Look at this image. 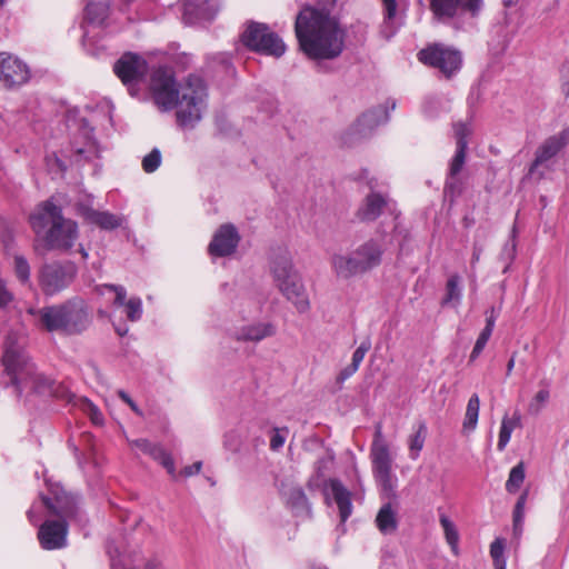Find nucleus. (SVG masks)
Instances as JSON below:
<instances>
[{
	"mask_svg": "<svg viewBox=\"0 0 569 569\" xmlns=\"http://www.w3.org/2000/svg\"><path fill=\"white\" fill-rule=\"evenodd\" d=\"M150 90L154 103L162 111L179 107L177 119L181 127L193 128L201 120L207 88L200 77L189 76L184 84L178 89L172 70L159 67L152 71Z\"/></svg>",
	"mask_w": 569,
	"mask_h": 569,
	"instance_id": "f257e3e1",
	"label": "nucleus"
},
{
	"mask_svg": "<svg viewBox=\"0 0 569 569\" xmlns=\"http://www.w3.org/2000/svg\"><path fill=\"white\" fill-rule=\"evenodd\" d=\"M295 31L300 49L313 60H331L345 48V31L326 10L303 8L297 16Z\"/></svg>",
	"mask_w": 569,
	"mask_h": 569,
	"instance_id": "f03ea898",
	"label": "nucleus"
},
{
	"mask_svg": "<svg viewBox=\"0 0 569 569\" xmlns=\"http://www.w3.org/2000/svg\"><path fill=\"white\" fill-rule=\"evenodd\" d=\"M20 340L21 336L18 333H9L1 358L4 375L9 377L14 392L17 396H22L24 392L52 395L54 381L38 371Z\"/></svg>",
	"mask_w": 569,
	"mask_h": 569,
	"instance_id": "7ed1b4c3",
	"label": "nucleus"
},
{
	"mask_svg": "<svg viewBox=\"0 0 569 569\" xmlns=\"http://www.w3.org/2000/svg\"><path fill=\"white\" fill-rule=\"evenodd\" d=\"M43 503L59 520H46L38 530L40 546L44 550H57L67 547L68 522L78 516L76 498L64 491L53 499L44 497Z\"/></svg>",
	"mask_w": 569,
	"mask_h": 569,
	"instance_id": "20e7f679",
	"label": "nucleus"
},
{
	"mask_svg": "<svg viewBox=\"0 0 569 569\" xmlns=\"http://www.w3.org/2000/svg\"><path fill=\"white\" fill-rule=\"evenodd\" d=\"M270 271L279 291L295 305L298 312L309 310L310 302L291 257L288 253L277 256L271 262Z\"/></svg>",
	"mask_w": 569,
	"mask_h": 569,
	"instance_id": "39448f33",
	"label": "nucleus"
},
{
	"mask_svg": "<svg viewBox=\"0 0 569 569\" xmlns=\"http://www.w3.org/2000/svg\"><path fill=\"white\" fill-rule=\"evenodd\" d=\"M381 256V246L375 240H369L350 254H335L331 259V266L338 277L348 279L379 266Z\"/></svg>",
	"mask_w": 569,
	"mask_h": 569,
	"instance_id": "423d86ee",
	"label": "nucleus"
},
{
	"mask_svg": "<svg viewBox=\"0 0 569 569\" xmlns=\"http://www.w3.org/2000/svg\"><path fill=\"white\" fill-rule=\"evenodd\" d=\"M107 553L111 569H164L157 557H143L139 548H132L124 537L108 542Z\"/></svg>",
	"mask_w": 569,
	"mask_h": 569,
	"instance_id": "0eeeda50",
	"label": "nucleus"
},
{
	"mask_svg": "<svg viewBox=\"0 0 569 569\" xmlns=\"http://www.w3.org/2000/svg\"><path fill=\"white\" fill-rule=\"evenodd\" d=\"M372 471L385 493L395 496L396 478L392 475V459L383 439L381 426H377L370 449Z\"/></svg>",
	"mask_w": 569,
	"mask_h": 569,
	"instance_id": "6e6552de",
	"label": "nucleus"
},
{
	"mask_svg": "<svg viewBox=\"0 0 569 569\" xmlns=\"http://www.w3.org/2000/svg\"><path fill=\"white\" fill-rule=\"evenodd\" d=\"M77 273V266L69 261L44 263L39 270V287L46 296L52 297L67 289Z\"/></svg>",
	"mask_w": 569,
	"mask_h": 569,
	"instance_id": "1a4fd4ad",
	"label": "nucleus"
},
{
	"mask_svg": "<svg viewBox=\"0 0 569 569\" xmlns=\"http://www.w3.org/2000/svg\"><path fill=\"white\" fill-rule=\"evenodd\" d=\"M241 41L249 49L273 57H281L286 51L282 39L263 23L251 22L241 36Z\"/></svg>",
	"mask_w": 569,
	"mask_h": 569,
	"instance_id": "9d476101",
	"label": "nucleus"
},
{
	"mask_svg": "<svg viewBox=\"0 0 569 569\" xmlns=\"http://www.w3.org/2000/svg\"><path fill=\"white\" fill-rule=\"evenodd\" d=\"M418 59L422 63L438 69L448 78L459 71L462 64L460 51L439 43L420 50Z\"/></svg>",
	"mask_w": 569,
	"mask_h": 569,
	"instance_id": "9b49d317",
	"label": "nucleus"
},
{
	"mask_svg": "<svg viewBox=\"0 0 569 569\" xmlns=\"http://www.w3.org/2000/svg\"><path fill=\"white\" fill-rule=\"evenodd\" d=\"M113 71L133 96L148 72V63L139 54L127 52L114 63Z\"/></svg>",
	"mask_w": 569,
	"mask_h": 569,
	"instance_id": "f8f14e48",
	"label": "nucleus"
},
{
	"mask_svg": "<svg viewBox=\"0 0 569 569\" xmlns=\"http://www.w3.org/2000/svg\"><path fill=\"white\" fill-rule=\"evenodd\" d=\"M430 9L440 20L468 16L477 18L483 9V0H430Z\"/></svg>",
	"mask_w": 569,
	"mask_h": 569,
	"instance_id": "ddd939ff",
	"label": "nucleus"
},
{
	"mask_svg": "<svg viewBox=\"0 0 569 569\" xmlns=\"http://www.w3.org/2000/svg\"><path fill=\"white\" fill-rule=\"evenodd\" d=\"M30 69L20 58L0 52V83L7 89H16L30 80Z\"/></svg>",
	"mask_w": 569,
	"mask_h": 569,
	"instance_id": "4468645a",
	"label": "nucleus"
},
{
	"mask_svg": "<svg viewBox=\"0 0 569 569\" xmlns=\"http://www.w3.org/2000/svg\"><path fill=\"white\" fill-rule=\"evenodd\" d=\"M78 239V226L70 219L62 218L49 228L46 243L49 249L68 250Z\"/></svg>",
	"mask_w": 569,
	"mask_h": 569,
	"instance_id": "2eb2a0df",
	"label": "nucleus"
},
{
	"mask_svg": "<svg viewBox=\"0 0 569 569\" xmlns=\"http://www.w3.org/2000/svg\"><path fill=\"white\" fill-rule=\"evenodd\" d=\"M220 8V0H183L182 19L187 24L211 21Z\"/></svg>",
	"mask_w": 569,
	"mask_h": 569,
	"instance_id": "dca6fc26",
	"label": "nucleus"
},
{
	"mask_svg": "<svg viewBox=\"0 0 569 569\" xmlns=\"http://www.w3.org/2000/svg\"><path fill=\"white\" fill-rule=\"evenodd\" d=\"M569 143V129L547 138L536 150L535 160L530 167V173H535L540 166H547Z\"/></svg>",
	"mask_w": 569,
	"mask_h": 569,
	"instance_id": "f3484780",
	"label": "nucleus"
},
{
	"mask_svg": "<svg viewBox=\"0 0 569 569\" xmlns=\"http://www.w3.org/2000/svg\"><path fill=\"white\" fill-rule=\"evenodd\" d=\"M89 322V315L82 300L74 299L66 302L64 335H79L88 328Z\"/></svg>",
	"mask_w": 569,
	"mask_h": 569,
	"instance_id": "a211bd4d",
	"label": "nucleus"
},
{
	"mask_svg": "<svg viewBox=\"0 0 569 569\" xmlns=\"http://www.w3.org/2000/svg\"><path fill=\"white\" fill-rule=\"evenodd\" d=\"M240 237L232 224H222L213 234L208 250L211 256L226 257L234 252Z\"/></svg>",
	"mask_w": 569,
	"mask_h": 569,
	"instance_id": "6ab92c4d",
	"label": "nucleus"
},
{
	"mask_svg": "<svg viewBox=\"0 0 569 569\" xmlns=\"http://www.w3.org/2000/svg\"><path fill=\"white\" fill-rule=\"evenodd\" d=\"M62 212L52 199L40 203L34 212L30 216V224L36 233H41L44 229L50 228L62 219Z\"/></svg>",
	"mask_w": 569,
	"mask_h": 569,
	"instance_id": "aec40b11",
	"label": "nucleus"
},
{
	"mask_svg": "<svg viewBox=\"0 0 569 569\" xmlns=\"http://www.w3.org/2000/svg\"><path fill=\"white\" fill-rule=\"evenodd\" d=\"M66 302L56 306L43 307L32 311L38 319L39 325L49 332H60L64 335V316Z\"/></svg>",
	"mask_w": 569,
	"mask_h": 569,
	"instance_id": "412c9836",
	"label": "nucleus"
},
{
	"mask_svg": "<svg viewBox=\"0 0 569 569\" xmlns=\"http://www.w3.org/2000/svg\"><path fill=\"white\" fill-rule=\"evenodd\" d=\"M277 328L272 322L258 321L242 326L234 332V339L241 342H260L273 337Z\"/></svg>",
	"mask_w": 569,
	"mask_h": 569,
	"instance_id": "4be33fe9",
	"label": "nucleus"
},
{
	"mask_svg": "<svg viewBox=\"0 0 569 569\" xmlns=\"http://www.w3.org/2000/svg\"><path fill=\"white\" fill-rule=\"evenodd\" d=\"M107 290L114 292L113 305L117 307H123L124 313L130 321H138L142 317V301L139 297L127 298V291L122 286L106 284L103 287Z\"/></svg>",
	"mask_w": 569,
	"mask_h": 569,
	"instance_id": "5701e85b",
	"label": "nucleus"
},
{
	"mask_svg": "<svg viewBox=\"0 0 569 569\" xmlns=\"http://www.w3.org/2000/svg\"><path fill=\"white\" fill-rule=\"evenodd\" d=\"M389 119V112L386 107L379 106L367 112H363L356 123L353 124V130L357 134L361 137H366L371 133V131L381 123H385Z\"/></svg>",
	"mask_w": 569,
	"mask_h": 569,
	"instance_id": "b1692460",
	"label": "nucleus"
},
{
	"mask_svg": "<svg viewBox=\"0 0 569 569\" xmlns=\"http://www.w3.org/2000/svg\"><path fill=\"white\" fill-rule=\"evenodd\" d=\"M78 212L84 220L104 230H113L122 223V218L108 211H97L87 206H79Z\"/></svg>",
	"mask_w": 569,
	"mask_h": 569,
	"instance_id": "393cba45",
	"label": "nucleus"
},
{
	"mask_svg": "<svg viewBox=\"0 0 569 569\" xmlns=\"http://www.w3.org/2000/svg\"><path fill=\"white\" fill-rule=\"evenodd\" d=\"M327 489L339 508L341 521L345 522L352 512L350 491L338 479H330Z\"/></svg>",
	"mask_w": 569,
	"mask_h": 569,
	"instance_id": "a878e982",
	"label": "nucleus"
},
{
	"mask_svg": "<svg viewBox=\"0 0 569 569\" xmlns=\"http://www.w3.org/2000/svg\"><path fill=\"white\" fill-rule=\"evenodd\" d=\"M386 206L387 200L381 194L371 193L366 198L362 207L359 208L358 216L365 221L376 220Z\"/></svg>",
	"mask_w": 569,
	"mask_h": 569,
	"instance_id": "bb28decb",
	"label": "nucleus"
},
{
	"mask_svg": "<svg viewBox=\"0 0 569 569\" xmlns=\"http://www.w3.org/2000/svg\"><path fill=\"white\" fill-rule=\"evenodd\" d=\"M110 0H89L84 18L91 24L101 26L109 16Z\"/></svg>",
	"mask_w": 569,
	"mask_h": 569,
	"instance_id": "cd10ccee",
	"label": "nucleus"
},
{
	"mask_svg": "<svg viewBox=\"0 0 569 569\" xmlns=\"http://www.w3.org/2000/svg\"><path fill=\"white\" fill-rule=\"evenodd\" d=\"M376 525L379 531L383 535L392 533L397 530L398 519L397 510L390 502L385 503L376 517Z\"/></svg>",
	"mask_w": 569,
	"mask_h": 569,
	"instance_id": "c85d7f7f",
	"label": "nucleus"
},
{
	"mask_svg": "<svg viewBox=\"0 0 569 569\" xmlns=\"http://www.w3.org/2000/svg\"><path fill=\"white\" fill-rule=\"evenodd\" d=\"M428 429L423 421L419 422L413 435L408 439L409 456L412 460H417L423 449L427 439Z\"/></svg>",
	"mask_w": 569,
	"mask_h": 569,
	"instance_id": "c756f323",
	"label": "nucleus"
},
{
	"mask_svg": "<svg viewBox=\"0 0 569 569\" xmlns=\"http://www.w3.org/2000/svg\"><path fill=\"white\" fill-rule=\"evenodd\" d=\"M519 423L520 417L518 415H515L512 418H509L508 416L502 418L497 445L499 451L505 450L510 441L513 430L519 426Z\"/></svg>",
	"mask_w": 569,
	"mask_h": 569,
	"instance_id": "7c9ffc66",
	"label": "nucleus"
},
{
	"mask_svg": "<svg viewBox=\"0 0 569 569\" xmlns=\"http://www.w3.org/2000/svg\"><path fill=\"white\" fill-rule=\"evenodd\" d=\"M460 277L458 274H452L449 277L446 284V296L442 299V306L453 305L458 306L461 301L462 292L460 288Z\"/></svg>",
	"mask_w": 569,
	"mask_h": 569,
	"instance_id": "2f4dec72",
	"label": "nucleus"
},
{
	"mask_svg": "<svg viewBox=\"0 0 569 569\" xmlns=\"http://www.w3.org/2000/svg\"><path fill=\"white\" fill-rule=\"evenodd\" d=\"M479 409H480V400L478 395H472L467 403V409L463 419V429L468 431H473L478 423L479 418Z\"/></svg>",
	"mask_w": 569,
	"mask_h": 569,
	"instance_id": "473e14b6",
	"label": "nucleus"
},
{
	"mask_svg": "<svg viewBox=\"0 0 569 569\" xmlns=\"http://www.w3.org/2000/svg\"><path fill=\"white\" fill-rule=\"evenodd\" d=\"M383 6L385 19L382 24L381 32L386 38H390L396 29H395V18L397 14V0H380Z\"/></svg>",
	"mask_w": 569,
	"mask_h": 569,
	"instance_id": "72a5a7b5",
	"label": "nucleus"
},
{
	"mask_svg": "<svg viewBox=\"0 0 569 569\" xmlns=\"http://www.w3.org/2000/svg\"><path fill=\"white\" fill-rule=\"evenodd\" d=\"M439 522L443 529L446 541L450 546L452 552L458 555L459 533L456 525L445 513L440 515Z\"/></svg>",
	"mask_w": 569,
	"mask_h": 569,
	"instance_id": "f704fd0d",
	"label": "nucleus"
},
{
	"mask_svg": "<svg viewBox=\"0 0 569 569\" xmlns=\"http://www.w3.org/2000/svg\"><path fill=\"white\" fill-rule=\"evenodd\" d=\"M525 477L526 467L525 463L520 461L510 470L508 480L506 482V490L509 493H516L523 483Z\"/></svg>",
	"mask_w": 569,
	"mask_h": 569,
	"instance_id": "c9c22d12",
	"label": "nucleus"
},
{
	"mask_svg": "<svg viewBox=\"0 0 569 569\" xmlns=\"http://www.w3.org/2000/svg\"><path fill=\"white\" fill-rule=\"evenodd\" d=\"M550 399V390L548 383H546L545 388H541L537 391V393L532 397L528 405V413L531 416H538L542 409L547 406Z\"/></svg>",
	"mask_w": 569,
	"mask_h": 569,
	"instance_id": "e433bc0d",
	"label": "nucleus"
},
{
	"mask_svg": "<svg viewBox=\"0 0 569 569\" xmlns=\"http://www.w3.org/2000/svg\"><path fill=\"white\" fill-rule=\"evenodd\" d=\"M528 497V491H525L518 499L513 510V531L516 536L522 532V525L525 518V506Z\"/></svg>",
	"mask_w": 569,
	"mask_h": 569,
	"instance_id": "4c0bfd02",
	"label": "nucleus"
},
{
	"mask_svg": "<svg viewBox=\"0 0 569 569\" xmlns=\"http://www.w3.org/2000/svg\"><path fill=\"white\" fill-rule=\"evenodd\" d=\"M152 458L157 460L168 473L172 477H177L174 461L169 452H167L162 447L158 446L157 449L152 451Z\"/></svg>",
	"mask_w": 569,
	"mask_h": 569,
	"instance_id": "58836bf2",
	"label": "nucleus"
},
{
	"mask_svg": "<svg viewBox=\"0 0 569 569\" xmlns=\"http://www.w3.org/2000/svg\"><path fill=\"white\" fill-rule=\"evenodd\" d=\"M13 264L17 278L22 283H28L30 281V266L27 259L23 256L16 254L13 257Z\"/></svg>",
	"mask_w": 569,
	"mask_h": 569,
	"instance_id": "ea45409f",
	"label": "nucleus"
},
{
	"mask_svg": "<svg viewBox=\"0 0 569 569\" xmlns=\"http://www.w3.org/2000/svg\"><path fill=\"white\" fill-rule=\"evenodd\" d=\"M462 192V182L457 176L448 174L443 193L446 198H449L451 202L456 200Z\"/></svg>",
	"mask_w": 569,
	"mask_h": 569,
	"instance_id": "a19ab883",
	"label": "nucleus"
},
{
	"mask_svg": "<svg viewBox=\"0 0 569 569\" xmlns=\"http://www.w3.org/2000/svg\"><path fill=\"white\" fill-rule=\"evenodd\" d=\"M453 131H455V138L457 140V148H465L468 147V140L467 138L471 133V128L468 123L458 122L453 124Z\"/></svg>",
	"mask_w": 569,
	"mask_h": 569,
	"instance_id": "79ce46f5",
	"label": "nucleus"
},
{
	"mask_svg": "<svg viewBox=\"0 0 569 569\" xmlns=\"http://www.w3.org/2000/svg\"><path fill=\"white\" fill-rule=\"evenodd\" d=\"M161 163V152L159 149L154 148L150 153H148L142 159V169L147 173L154 172Z\"/></svg>",
	"mask_w": 569,
	"mask_h": 569,
	"instance_id": "37998d69",
	"label": "nucleus"
},
{
	"mask_svg": "<svg viewBox=\"0 0 569 569\" xmlns=\"http://www.w3.org/2000/svg\"><path fill=\"white\" fill-rule=\"evenodd\" d=\"M492 335V331L489 330V328H483L482 331L480 332L476 343H475V347L470 353V361H473L476 360L480 353L483 351L488 340L490 339Z\"/></svg>",
	"mask_w": 569,
	"mask_h": 569,
	"instance_id": "c03bdc74",
	"label": "nucleus"
},
{
	"mask_svg": "<svg viewBox=\"0 0 569 569\" xmlns=\"http://www.w3.org/2000/svg\"><path fill=\"white\" fill-rule=\"evenodd\" d=\"M287 502L292 508L307 507V497L301 488H292L287 497Z\"/></svg>",
	"mask_w": 569,
	"mask_h": 569,
	"instance_id": "a18cd8bd",
	"label": "nucleus"
},
{
	"mask_svg": "<svg viewBox=\"0 0 569 569\" xmlns=\"http://www.w3.org/2000/svg\"><path fill=\"white\" fill-rule=\"evenodd\" d=\"M466 150L465 148H457L456 153L450 162L449 166V173L450 176H458V173L461 171L465 161H466Z\"/></svg>",
	"mask_w": 569,
	"mask_h": 569,
	"instance_id": "49530a36",
	"label": "nucleus"
},
{
	"mask_svg": "<svg viewBox=\"0 0 569 569\" xmlns=\"http://www.w3.org/2000/svg\"><path fill=\"white\" fill-rule=\"evenodd\" d=\"M289 433L288 428H274L270 438V449L273 451L279 450L283 447L286 438Z\"/></svg>",
	"mask_w": 569,
	"mask_h": 569,
	"instance_id": "de8ad7c7",
	"label": "nucleus"
},
{
	"mask_svg": "<svg viewBox=\"0 0 569 569\" xmlns=\"http://www.w3.org/2000/svg\"><path fill=\"white\" fill-rule=\"evenodd\" d=\"M516 253H517V243H516L515 234H513L512 239L503 246L502 251H501V259L507 261V266L505 267L503 272H506L509 269L510 264L512 263V261L516 258Z\"/></svg>",
	"mask_w": 569,
	"mask_h": 569,
	"instance_id": "09e8293b",
	"label": "nucleus"
},
{
	"mask_svg": "<svg viewBox=\"0 0 569 569\" xmlns=\"http://www.w3.org/2000/svg\"><path fill=\"white\" fill-rule=\"evenodd\" d=\"M74 152L77 157H83L87 160L99 157V149L93 140H88L83 148H77Z\"/></svg>",
	"mask_w": 569,
	"mask_h": 569,
	"instance_id": "8fccbe9b",
	"label": "nucleus"
},
{
	"mask_svg": "<svg viewBox=\"0 0 569 569\" xmlns=\"http://www.w3.org/2000/svg\"><path fill=\"white\" fill-rule=\"evenodd\" d=\"M506 548V540L502 538H496L490 545V556L492 561L506 560L503 553Z\"/></svg>",
	"mask_w": 569,
	"mask_h": 569,
	"instance_id": "3c124183",
	"label": "nucleus"
},
{
	"mask_svg": "<svg viewBox=\"0 0 569 569\" xmlns=\"http://www.w3.org/2000/svg\"><path fill=\"white\" fill-rule=\"evenodd\" d=\"M371 348V341L369 339L363 340L360 346L353 351L351 365L359 369L361 362L365 359L366 353Z\"/></svg>",
	"mask_w": 569,
	"mask_h": 569,
	"instance_id": "603ef678",
	"label": "nucleus"
},
{
	"mask_svg": "<svg viewBox=\"0 0 569 569\" xmlns=\"http://www.w3.org/2000/svg\"><path fill=\"white\" fill-rule=\"evenodd\" d=\"M84 410L88 412L91 421L94 425H102L103 417H102V413L100 412V410L98 409V407L96 405H93L90 401H86Z\"/></svg>",
	"mask_w": 569,
	"mask_h": 569,
	"instance_id": "864d4df0",
	"label": "nucleus"
},
{
	"mask_svg": "<svg viewBox=\"0 0 569 569\" xmlns=\"http://www.w3.org/2000/svg\"><path fill=\"white\" fill-rule=\"evenodd\" d=\"M12 299V293L7 289L4 281L0 277V309L7 307Z\"/></svg>",
	"mask_w": 569,
	"mask_h": 569,
	"instance_id": "5fc2aeb1",
	"label": "nucleus"
},
{
	"mask_svg": "<svg viewBox=\"0 0 569 569\" xmlns=\"http://www.w3.org/2000/svg\"><path fill=\"white\" fill-rule=\"evenodd\" d=\"M132 445L138 448L139 450H141L142 452H146L148 453L149 456L152 457V451L153 449H157L158 446L157 445H152L151 442H149L148 440L146 439H138V440H134L132 441Z\"/></svg>",
	"mask_w": 569,
	"mask_h": 569,
	"instance_id": "6e6d98bb",
	"label": "nucleus"
},
{
	"mask_svg": "<svg viewBox=\"0 0 569 569\" xmlns=\"http://www.w3.org/2000/svg\"><path fill=\"white\" fill-rule=\"evenodd\" d=\"M358 371V368L353 365H348L345 367L338 375L337 381L339 383H343L347 379H349L351 376H353Z\"/></svg>",
	"mask_w": 569,
	"mask_h": 569,
	"instance_id": "4d7b16f0",
	"label": "nucleus"
},
{
	"mask_svg": "<svg viewBox=\"0 0 569 569\" xmlns=\"http://www.w3.org/2000/svg\"><path fill=\"white\" fill-rule=\"evenodd\" d=\"M118 396L134 411L137 415L142 416V411L139 409L137 403L130 398V396L123 390L118 391Z\"/></svg>",
	"mask_w": 569,
	"mask_h": 569,
	"instance_id": "13d9d810",
	"label": "nucleus"
},
{
	"mask_svg": "<svg viewBox=\"0 0 569 569\" xmlns=\"http://www.w3.org/2000/svg\"><path fill=\"white\" fill-rule=\"evenodd\" d=\"M202 462L197 461L191 466H187L181 470V475L184 477H191L198 475L201 471Z\"/></svg>",
	"mask_w": 569,
	"mask_h": 569,
	"instance_id": "bf43d9fd",
	"label": "nucleus"
},
{
	"mask_svg": "<svg viewBox=\"0 0 569 569\" xmlns=\"http://www.w3.org/2000/svg\"><path fill=\"white\" fill-rule=\"evenodd\" d=\"M486 313H487V319H486V327L485 328H489L490 331H493L495 323H496V320L498 318V311L496 310V308L492 307Z\"/></svg>",
	"mask_w": 569,
	"mask_h": 569,
	"instance_id": "052dcab7",
	"label": "nucleus"
},
{
	"mask_svg": "<svg viewBox=\"0 0 569 569\" xmlns=\"http://www.w3.org/2000/svg\"><path fill=\"white\" fill-rule=\"evenodd\" d=\"M332 460V458L330 457H323V458H320L316 461V470L318 472L319 476H322L323 475V470L327 468V465Z\"/></svg>",
	"mask_w": 569,
	"mask_h": 569,
	"instance_id": "680f3d73",
	"label": "nucleus"
},
{
	"mask_svg": "<svg viewBox=\"0 0 569 569\" xmlns=\"http://www.w3.org/2000/svg\"><path fill=\"white\" fill-rule=\"evenodd\" d=\"M515 363H516V353H513L511 356V358L509 359L508 363H507V377H509L515 368Z\"/></svg>",
	"mask_w": 569,
	"mask_h": 569,
	"instance_id": "e2e57ef3",
	"label": "nucleus"
},
{
	"mask_svg": "<svg viewBox=\"0 0 569 569\" xmlns=\"http://www.w3.org/2000/svg\"><path fill=\"white\" fill-rule=\"evenodd\" d=\"M480 253H481L480 249L475 248L473 253H472V259H471L472 264H476L479 261Z\"/></svg>",
	"mask_w": 569,
	"mask_h": 569,
	"instance_id": "0e129e2a",
	"label": "nucleus"
},
{
	"mask_svg": "<svg viewBox=\"0 0 569 569\" xmlns=\"http://www.w3.org/2000/svg\"><path fill=\"white\" fill-rule=\"evenodd\" d=\"M493 567H495V569H506L507 568V561L506 560L495 561L493 562Z\"/></svg>",
	"mask_w": 569,
	"mask_h": 569,
	"instance_id": "69168bd1",
	"label": "nucleus"
},
{
	"mask_svg": "<svg viewBox=\"0 0 569 569\" xmlns=\"http://www.w3.org/2000/svg\"><path fill=\"white\" fill-rule=\"evenodd\" d=\"M28 519L31 523H36L37 519L34 517L33 508H30L27 512Z\"/></svg>",
	"mask_w": 569,
	"mask_h": 569,
	"instance_id": "338daca9",
	"label": "nucleus"
},
{
	"mask_svg": "<svg viewBox=\"0 0 569 569\" xmlns=\"http://www.w3.org/2000/svg\"><path fill=\"white\" fill-rule=\"evenodd\" d=\"M117 332L119 336H124L127 332H128V329H121V328H116Z\"/></svg>",
	"mask_w": 569,
	"mask_h": 569,
	"instance_id": "774afa93",
	"label": "nucleus"
}]
</instances>
